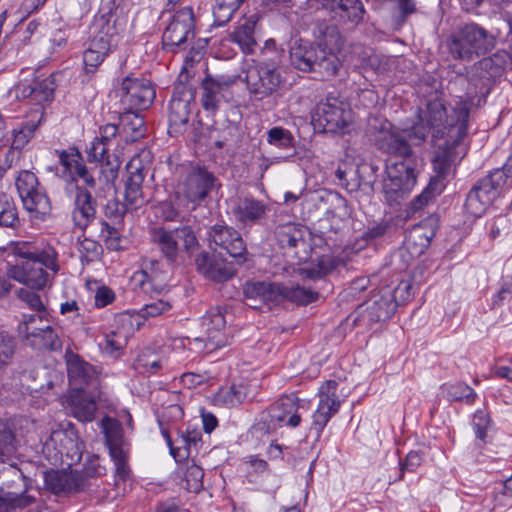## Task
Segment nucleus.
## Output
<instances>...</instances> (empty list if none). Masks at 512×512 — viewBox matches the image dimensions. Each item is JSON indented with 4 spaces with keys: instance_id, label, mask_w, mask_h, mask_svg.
Returning a JSON list of instances; mask_svg holds the SVG:
<instances>
[{
    "instance_id": "f257e3e1",
    "label": "nucleus",
    "mask_w": 512,
    "mask_h": 512,
    "mask_svg": "<svg viewBox=\"0 0 512 512\" xmlns=\"http://www.w3.org/2000/svg\"><path fill=\"white\" fill-rule=\"evenodd\" d=\"M471 106V99H460L449 113L444 100L438 96L427 99L425 108H418L419 121L412 126L409 138L420 144L429 133L433 141L467 133Z\"/></svg>"
},
{
    "instance_id": "f03ea898",
    "label": "nucleus",
    "mask_w": 512,
    "mask_h": 512,
    "mask_svg": "<svg viewBox=\"0 0 512 512\" xmlns=\"http://www.w3.org/2000/svg\"><path fill=\"white\" fill-rule=\"evenodd\" d=\"M497 35L475 22L458 26L445 40V48L454 61L470 63L488 55L497 45Z\"/></svg>"
},
{
    "instance_id": "7ed1b4c3",
    "label": "nucleus",
    "mask_w": 512,
    "mask_h": 512,
    "mask_svg": "<svg viewBox=\"0 0 512 512\" xmlns=\"http://www.w3.org/2000/svg\"><path fill=\"white\" fill-rule=\"evenodd\" d=\"M289 60L292 67L302 72H315L323 77H332L338 74L341 68L339 58L330 56L325 58L313 42L296 39L289 49Z\"/></svg>"
},
{
    "instance_id": "20e7f679",
    "label": "nucleus",
    "mask_w": 512,
    "mask_h": 512,
    "mask_svg": "<svg viewBox=\"0 0 512 512\" xmlns=\"http://www.w3.org/2000/svg\"><path fill=\"white\" fill-rule=\"evenodd\" d=\"M508 70H512V54L505 49H499L474 62L470 82L479 88L483 97H487Z\"/></svg>"
},
{
    "instance_id": "39448f33",
    "label": "nucleus",
    "mask_w": 512,
    "mask_h": 512,
    "mask_svg": "<svg viewBox=\"0 0 512 512\" xmlns=\"http://www.w3.org/2000/svg\"><path fill=\"white\" fill-rule=\"evenodd\" d=\"M305 400L295 394L283 395L260 413L258 426L266 433L279 427L296 428L302 420L301 410H307Z\"/></svg>"
},
{
    "instance_id": "423d86ee",
    "label": "nucleus",
    "mask_w": 512,
    "mask_h": 512,
    "mask_svg": "<svg viewBox=\"0 0 512 512\" xmlns=\"http://www.w3.org/2000/svg\"><path fill=\"white\" fill-rule=\"evenodd\" d=\"M505 176L499 170H492L486 176L478 179L466 195L465 211L481 217L486 210L500 198L505 190Z\"/></svg>"
},
{
    "instance_id": "0eeeda50",
    "label": "nucleus",
    "mask_w": 512,
    "mask_h": 512,
    "mask_svg": "<svg viewBox=\"0 0 512 512\" xmlns=\"http://www.w3.org/2000/svg\"><path fill=\"white\" fill-rule=\"evenodd\" d=\"M244 81L250 99L263 101L278 92L284 77L274 64L259 61L247 68Z\"/></svg>"
},
{
    "instance_id": "6e6552de",
    "label": "nucleus",
    "mask_w": 512,
    "mask_h": 512,
    "mask_svg": "<svg viewBox=\"0 0 512 512\" xmlns=\"http://www.w3.org/2000/svg\"><path fill=\"white\" fill-rule=\"evenodd\" d=\"M396 309L391 289L384 287L368 301L359 305L347 320L351 321L354 327L371 329L375 323L390 319Z\"/></svg>"
},
{
    "instance_id": "1a4fd4ad",
    "label": "nucleus",
    "mask_w": 512,
    "mask_h": 512,
    "mask_svg": "<svg viewBox=\"0 0 512 512\" xmlns=\"http://www.w3.org/2000/svg\"><path fill=\"white\" fill-rule=\"evenodd\" d=\"M151 237L153 243L170 264L178 262L180 251L178 241H182L183 249L188 254L193 253L199 246L194 230L188 225H182L172 230L163 227L155 228Z\"/></svg>"
},
{
    "instance_id": "9d476101",
    "label": "nucleus",
    "mask_w": 512,
    "mask_h": 512,
    "mask_svg": "<svg viewBox=\"0 0 512 512\" xmlns=\"http://www.w3.org/2000/svg\"><path fill=\"white\" fill-rule=\"evenodd\" d=\"M467 133L461 135H448L443 138L444 142L438 145L432 159L433 169L436 173L432 180H440L445 183L446 179L455 174L456 167L468 152V147L463 140Z\"/></svg>"
},
{
    "instance_id": "9b49d317",
    "label": "nucleus",
    "mask_w": 512,
    "mask_h": 512,
    "mask_svg": "<svg viewBox=\"0 0 512 512\" xmlns=\"http://www.w3.org/2000/svg\"><path fill=\"white\" fill-rule=\"evenodd\" d=\"M57 253L53 248L41 252V256L35 260L24 261L12 266L9 276L33 289H41L47 283V274L43 266L52 270L54 273L58 270L56 263Z\"/></svg>"
},
{
    "instance_id": "f8f14e48",
    "label": "nucleus",
    "mask_w": 512,
    "mask_h": 512,
    "mask_svg": "<svg viewBox=\"0 0 512 512\" xmlns=\"http://www.w3.org/2000/svg\"><path fill=\"white\" fill-rule=\"evenodd\" d=\"M208 241L211 249L219 255L224 252L237 264H243L248 260L247 245L241 233L224 222L216 223L209 228Z\"/></svg>"
},
{
    "instance_id": "ddd939ff",
    "label": "nucleus",
    "mask_w": 512,
    "mask_h": 512,
    "mask_svg": "<svg viewBox=\"0 0 512 512\" xmlns=\"http://www.w3.org/2000/svg\"><path fill=\"white\" fill-rule=\"evenodd\" d=\"M19 333L25 338L28 345L41 349L57 350L61 348V341L54 333L46 313H33L23 316L19 325Z\"/></svg>"
},
{
    "instance_id": "4468645a",
    "label": "nucleus",
    "mask_w": 512,
    "mask_h": 512,
    "mask_svg": "<svg viewBox=\"0 0 512 512\" xmlns=\"http://www.w3.org/2000/svg\"><path fill=\"white\" fill-rule=\"evenodd\" d=\"M124 110L142 111L151 106L155 99V89L150 80L126 76L118 91Z\"/></svg>"
},
{
    "instance_id": "2eb2a0df",
    "label": "nucleus",
    "mask_w": 512,
    "mask_h": 512,
    "mask_svg": "<svg viewBox=\"0 0 512 512\" xmlns=\"http://www.w3.org/2000/svg\"><path fill=\"white\" fill-rule=\"evenodd\" d=\"M351 120L348 104L336 97H327L315 110L313 121L327 133L342 132Z\"/></svg>"
},
{
    "instance_id": "dca6fc26",
    "label": "nucleus",
    "mask_w": 512,
    "mask_h": 512,
    "mask_svg": "<svg viewBox=\"0 0 512 512\" xmlns=\"http://www.w3.org/2000/svg\"><path fill=\"white\" fill-rule=\"evenodd\" d=\"M193 107V90L184 85L176 86L168 107V133L171 136H176L186 131Z\"/></svg>"
},
{
    "instance_id": "f3484780",
    "label": "nucleus",
    "mask_w": 512,
    "mask_h": 512,
    "mask_svg": "<svg viewBox=\"0 0 512 512\" xmlns=\"http://www.w3.org/2000/svg\"><path fill=\"white\" fill-rule=\"evenodd\" d=\"M60 74H52L42 82L37 81L33 69H25L21 72V78L14 87L15 97L18 99H29L32 103L42 105L52 99L56 77Z\"/></svg>"
},
{
    "instance_id": "a211bd4d",
    "label": "nucleus",
    "mask_w": 512,
    "mask_h": 512,
    "mask_svg": "<svg viewBox=\"0 0 512 512\" xmlns=\"http://www.w3.org/2000/svg\"><path fill=\"white\" fill-rule=\"evenodd\" d=\"M194 37V13L191 7L178 10L162 35L163 48L175 52Z\"/></svg>"
},
{
    "instance_id": "6ab92c4d",
    "label": "nucleus",
    "mask_w": 512,
    "mask_h": 512,
    "mask_svg": "<svg viewBox=\"0 0 512 512\" xmlns=\"http://www.w3.org/2000/svg\"><path fill=\"white\" fill-rule=\"evenodd\" d=\"M236 79L227 75H206L201 82V106L202 108L215 114L220 105L227 101L230 88L234 85Z\"/></svg>"
},
{
    "instance_id": "aec40b11",
    "label": "nucleus",
    "mask_w": 512,
    "mask_h": 512,
    "mask_svg": "<svg viewBox=\"0 0 512 512\" xmlns=\"http://www.w3.org/2000/svg\"><path fill=\"white\" fill-rule=\"evenodd\" d=\"M217 178L206 167L194 166L186 174L181 189L184 197L191 203L200 204L215 188Z\"/></svg>"
},
{
    "instance_id": "412c9836",
    "label": "nucleus",
    "mask_w": 512,
    "mask_h": 512,
    "mask_svg": "<svg viewBox=\"0 0 512 512\" xmlns=\"http://www.w3.org/2000/svg\"><path fill=\"white\" fill-rule=\"evenodd\" d=\"M338 383L335 380L324 382L318 391V408L312 416L311 429L316 431L319 437L329 420L338 413L341 400L337 394Z\"/></svg>"
},
{
    "instance_id": "4be33fe9",
    "label": "nucleus",
    "mask_w": 512,
    "mask_h": 512,
    "mask_svg": "<svg viewBox=\"0 0 512 512\" xmlns=\"http://www.w3.org/2000/svg\"><path fill=\"white\" fill-rule=\"evenodd\" d=\"M321 7L332 21L349 29L362 23L366 13L361 0H321Z\"/></svg>"
},
{
    "instance_id": "5701e85b",
    "label": "nucleus",
    "mask_w": 512,
    "mask_h": 512,
    "mask_svg": "<svg viewBox=\"0 0 512 512\" xmlns=\"http://www.w3.org/2000/svg\"><path fill=\"white\" fill-rule=\"evenodd\" d=\"M66 370L70 392L87 390L97 384L95 368L70 349H66Z\"/></svg>"
},
{
    "instance_id": "b1692460",
    "label": "nucleus",
    "mask_w": 512,
    "mask_h": 512,
    "mask_svg": "<svg viewBox=\"0 0 512 512\" xmlns=\"http://www.w3.org/2000/svg\"><path fill=\"white\" fill-rule=\"evenodd\" d=\"M270 208L264 201L252 195L238 197L233 204L232 214L242 227L260 224L267 216Z\"/></svg>"
},
{
    "instance_id": "393cba45",
    "label": "nucleus",
    "mask_w": 512,
    "mask_h": 512,
    "mask_svg": "<svg viewBox=\"0 0 512 512\" xmlns=\"http://www.w3.org/2000/svg\"><path fill=\"white\" fill-rule=\"evenodd\" d=\"M197 271L205 278L216 283L228 281L236 274L232 263L222 258L221 255H210L202 252L195 259Z\"/></svg>"
},
{
    "instance_id": "a878e982",
    "label": "nucleus",
    "mask_w": 512,
    "mask_h": 512,
    "mask_svg": "<svg viewBox=\"0 0 512 512\" xmlns=\"http://www.w3.org/2000/svg\"><path fill=\"white\" fill-rule=\"evenodd\" d=\"M202 326L207 334L204 345L207 352H212L228 344V337L224 332L226 320L221 308H210L202 318Z\"/></svg>"
},
{
    "instance_id": "bb28decb",
    "label": "nucleus",
    "mask_w": 512,
    "mask_h": 512,
    "mask_svg": "<svg viewBox=\"0 0 512 512\" xmlns=\"http://www.w3.org/2000/svg\"><path fill=\"white\" fill-rule=\"evenodd\" d=\"M375 146L383 153L402 158L412 155V148L403 133L391 127L390 123L383 125L374 139Z\"/></svg>"
},
{
    "instance_id": "cd10ccee",
    "label": "nucleus",
    "mask_w": 512,
    "mask_h": 512,
    "mask_svg": "<svg viewBox=\"0 0 512 512\" xmlns=\"http://www.w3.org/2000/svg\"><path fill=\"white\" fill-rule=\"evenodd\" d=\"M313 36V44L325 58H338L337 54L341 51L344 40L336 25L325 21L318 22L313 29Z\"/></svg>"
},
{
    "instance_id": "c85d7f7f",
    "label": "nucleus",
    "mask_w": 512,
    "mask_h": 512,
    "mask_svg": "<svg viewBox=\"0 0 512 512\" xmlns=\"http://www.w3.org/2000/svg\"><path fill=\"white\" fill-rule=\"evenodd\" d=\"M126 172L124 199L131 210H136L146 202L142 191L144 181L143 167L139 162L136 164L134 160H131L126 165Z\"/></svg>"
},
{
    "instance_id": "c756f323",
    "label": "nucleus",
    "mask_w": 512,
    "mask_h": 512,
    "mask_svg": "<svg viewBox=\"0 0 512 512\" xmlns=\"http://www.w3.org/2000/svg\"><path fill=\"white\" fill-rule=\"evenodd\" d=\"M95 201L86 187L76 186L72 221L81 232L84 231L95 218Z\"/></svg>"
},
{
    "instance_id": "7c9ffc66",
    "label": "nucleus",
    "mask_w": 512,
    "mask_h": 512,
    "mask_svg": "<svg viewBox=\"0 0 512 512\" xmlns=\"http://www.w3.org/2000/svg\"><path fill=\"white\" fill-rule=\"evenodd\" d=\"M307 228L300 223L288 221L279 223L274 228V236L281 249L297 252L296 249L306 246Z\"/></svg>"
},
{
    "instance_id": "2f4dec72",
    "label": "nucleus",
    "mask_w": 512,
    "mask_h": 512,
    "mask_svg": "<svg viewBox=\"0 0 512 512\" xmlns=\"http://www.w3.org/2000/svg\"><path fill=\"white\" fill-rule=\"evenodd\" d=\"M66 174L69 175L71 182L76 183V186H79V182L90 188H94L96 185L95 178L76 147H70L66 151Z\"/></svg>"
},
{
    "instance_id": "473e14b6",
    "label": "nucleus",
    "mask_w": 512,
    "mask_h": 512,
    "mask_svg": "<svg viewBox=\"0 0 512 512\" xmlns=\"http://www.w3.org/2000/svg\"><path fill=\"white\" fill-rule=\"evenodd\" d=\"M202 446V433L197 429H186L185 432L179 431L175 439L171 455L176 462H182L193 458Z\"/></svg>"
},
{
    "instance_id": "72a5a7b5",
    "label": "nucleus",
    "mask_w": 512,
    "mask_h": 512,
    "mask_svg": "<svg viewBox=\"0 0 512 512\" xmlns=\"http://www.w3.org/2000/svg\"><path fill=\"white\" fill-rule=\"evenodd\" d=\"M286 286L279 283L255 282L247 284L245 296L260 299L267 305H277L286 300Z\"/></svg>"
},
{
    "instance_id": "f704fd0d",
    "label": "nucleus",
    "mask_w": 512,
    "mask_h": 512,
    "mask_svg": "<svg viewBox=\"0 0 512 512\" xmlns=\"http://www.w3.org/2000/svg\"><path fill=\"white\" fill-rule=\"evenodd\" d=\"M161 263L157 260L150 261L141 271L135 273L140 287L145 291L160 294L168 284V273L161 269Z\"/></svg>"
},
{
    "instance_id": "c9c22d12",
    "label": "nucleus",
    "mask_w": 512,
    "mask_h": 512,
    "mask_svg": "<svg viewBox=\"0 0 512 512\" xmlns=\"http://www.w3.org/2000/svg\"><path fill=\"white\" fill-rule=\"evenodd\" d=\"M115 465L114 488L107 492L106 500L112 501L122 497L128 491L131 481V469L127 463V453L125 451L119 454L110 455Z\"/></svg>"
},
{
    "instance_id": "e433bc0d",
    "label": "nucleus",
    "mask_w": 512,
    "mask_h": 512,
    "mask_svg": "<svg viewBox=\"0 0 512 512\" xmlns=\"http://www.w3.org/2000/svg\"><path fill=\"white\" fill-rule=\"evenodd\" d=\"M124 29V21L117 13V8L102 6L95 16L92 30L99 31L103 35L110 36L116 40Z\"/></svg>"
},
{
    "instance_id": "4c0bfd02",
    "label": "nucleus",
    "mask_w": 512,
    "mask_h": 512,
    "mask_svg": "<svg viewBox=\"0 0 512 512\" xmlns=\"http://www.w3.org/2000/svg\"><path fill=\"white\" fill-rule=\"evenodd\" d=\"M69 406L72 415L80 422H91L94 419L97 405L94 397L87 391L69 393Z\"/></svg>"
},
{
    "instance_id": "58836bf2",
    "label": "nucleus",
    "mask_w": 512,
    "mask_h": 512,
    "mask_svg": "<svg viewBox=\"0 0 512 512\" xmlns=\"http://www.w3.org/2000/svg\"><path fill=\"white\" fill-rule=\"evenodd\" d=\"M435 235L436 230L432 226L418 225L406 235L404 244L411 254L421 255L430 246Z\"/></svg>"
},
{
    "instance_id": "ea45409f",
    "label": "nucleus",
    "mask_w": 512,
    "mask_h": 512,
    "mask_svg": "<svg viewBox=\"0 0 512 512\" xmlns=\"http://www.w3.org/2000/svg\"><path fill=\"white\" fill-rule=\"evenodd\" d=\"M99 134V137L92 142L91 148L88 152V157L90 161H99L103 163L112 141L118 134V126L110 123L101 126Z\"/></svg>"
},
{
    "instance_id": "a19ab883",
    "label": "nucleus",
    "mask_w": 512,
    "mask_h": 512,
    "mask_svg": "<svg viewBox=\"0 0 512 512\" xmlns=\"http://www.w3.org/2000/svg\"><path fill=\"white\" fill-rule=\"evenodd\" d=\"M445 187L446 183L431 179L425 189L409 202L407 215L411 217L433 204Z\"/></svg>"
},
{
    "instance_id": "79ce46f5",
    "label": "nucleus",
    "mask_w": 512,
    "mask_h": 512,
    "mask_svg": "<svg viewBox=\"0 0 512 512\" xmlns=\"http://www.w3.org/2000/svg\"><path fill=\"white\" fill-rule=\"evenodd\" d=\"M341 265H345L341 258L333 255H322L317 259L316 264L302 268L300 274L304 279L321 280Z\"/></svg>"
},
{
    "instance_id": "37998d69",
    "label": "nucleus",
    "mask_w": 512,
    "mask_h": 512,
    "mask_svg": "<svg viewBox=\"0 0 512 512\" xmlns=\"http://www.w3.org/2000/svg\"><path fill=\"white\" fill-rule=\"evenodd\" d=\"M378 167L375 165H364L359 167L354 173L349 182L343 183V188L349 193L357 192L359 190L365 192H372L373 185L376 181L375 173Z\"/></svg>"
},
{
    "instance_id": "c03bdc74",
    "label": "nucleus",
    "mask_w": 512,
    "mask_h": 512,
    "mask_svg": "<svg viewBox=\"0 0 512 512\" xmlns=\"http://www.w3.org/2000/svg\"><path fill=\"white\" fill-rule=\"evenodd\" d=\"M255 25L256 21L252 18L245 19L229 34L230 40L238 44L244 54L254 52V47L256 46L254 37Z\"/></svg>"
},
{
    "instance_id": "a18cd8bd",
    "label": "nucleus",
    "mask_w": 512,
    "mask_h": 512,
    "mask_svg": "<svg viewBox=\"0 0 512 512\" xmlns=\"http://www.w3.org/2000/svg\"><path fill=\"white\" fill-rule=\"evenodd\" d=\"M145 122L139 111L125 110L120 115V126L122 131L126 134V140L135 142L145 134Z\"/></svg>"
},
{
    "instance_id": "49530a36",
    "label": "nucleus",
    "mask_w": 512,
    "mask_h": 512,
    "mask_svg": "<svg viewBox=\"0 0 512 512\" xmlns=\"http://www.w3.org/2000/svg\"><path fill=\"white\" fill-rule=\"evenodd\" d=\"M101 427L104 433L105 442L109 450V454H119L123 452V435L119 422L109 416H105L101 420Z\"/></svg>"
},
{
    "instance_id": "de8ad7c7",
    "label": "nucleus",
    "mask_w": 512,
    "mask_h": 512,
    "mask_svg": "<svg viewBox=\"0 0 512 512\" xmlns=\"http://www.w3.org/2000/svg\"><path fill=\"white\" fill-rule=\"evenodd\" d=\"M386 173L387 178L389 179L404 182L405 184L408 180H410V186H415L416 184V170L414 164L410 160H408V158H403V160L401 161L387 163Z\"/></svg>"
},
{
    "instance_id": "09e8293b",
    "label": "nucleus",
    "mask_w": 512,
    "mask_h": 512,
    "mask_svg": "<svg viewBox=\"0 0 512 512\" xmlns=\"http://www.w3.org/2000/svg\"><path fill=\"white\" fill-rule=\"evenodd\" d=\"M132 367L139 374L153 375L162 368V361L152 349L144 348L137 355Z\"/></svg>"
},
{
    "instance_id": "8fccbe9b",
    "label": "nucleus",
    "mask_w": 512,
    "mask_h": 512,
    "mask_svg": "<svg viewBox=\"0 0 512 512\" xmlns=\"http://www.w3.org/2000/svg\"><path fill=\"white\" fill-rule=\"evenodd\" d=\"M84 448L85 446L83 442L80 441L73 423L66 422V458L70 460L69 462H66V464L69 468L80 462Z\"/></svg>"
},
{
    "instance_id": "3c124183",
    "label": "nucleus",
    "mask_w": 512,
    "mask_h": 512,
    "mask_svg": "<svg viewBox=\"0 0 512 512\" xmlns=\"http://www.w3.org/2000/svg\"><path fill=\"white\" fill-rule=\"evenodd\" d=\"M410 183V180L405 184L394 179H384L383 193L386 202L390 206L399 204L413 189L414 186H410Z\"/></svg>"
},
{
    "instance_id": "603ef678",
    "label": "nucleus",
    "mask_w": 512,
    "mask_h": 512,
    "mask_svg": "<svg viewBox=\"0 0 512 512\" xmlns=\"http://www.w3.org/2000/svg\"><path fill=\"white\" fill-rule=\"evenodd\" d=\"M25 209L35 213L36 216H44L50 212V202L48 197L39 189L33 191L30 195L22 199Z\"/></svg>"
},
{
    "instance_id": "864d4df0",
    "label": "nucleus",
    "mask_w": 512,
    "mask_h": 512,
    "mask_svg": "<svg viewBox=\"0 0 512 512\" xmlns=\"http://www.w3.org/2000/svg\"><path fill=\"white\" fill-rule=\"evenodd\" d=\"M267 143L279 149H291L295 147V138L288 129L275 126L267 131Z\"/></svg>"
},
{
    "instance_id": "5fc2aeb1",
    "label": "nucleus",
    "mask_w": 512,
    "mask_h": 512,
    "mask_svg": "<svg viewBox=\"0 0 512 512\" xmlns=\"http://www.w3.org/2000/svg\"><path fill=\"white\" fill-rule=\"evenodd\" d=\"M286 300L298 305H308L319 298V293L303 286H286Z\"/></svg>"
},
{
    "instance_id": "6e6d98bb",
    "label": "nucleus",
    "mask_w": 512,
    "mask_h": 512,
    "mask_svg": "<svg viewBox=\"0 0 512 512\" xmlns=\"http://www.w3.org/2000/svg\"><path fill=\"white\" fill-rule=\"evenodd\" d=\"M235 0H216L213 8L214 25L224 26L239 9Z\"/></svg>"
},
{
    "instance_id": "4d7b16f0",
    "label": "nucleus",
    "mask_w": 512,
    "mask_h": 512,
    "mask_svg": "<svg viewBox=\"0 0 512 512\" xmlns=\"http://www.w3.org/2000/svg\"><path fill=\"white\" fill-rule=\"evenodd\" d=\"M90 485L91 483L85 474L79 470L69 469L68 471L66 469V495L85 492L90 488Z\"/></svg>"
},
{
    "instance_id": "13d9d810",
    "label": "nucleus",
    "mask_w": 512,
    "mask_h": 512,
    "mask_svg": "<svg viewBox=\"0 0 512 512\" xmlns=\"http://www.w3.org/2000/svg\"><path fill=\"white\" fill-rule=\"evenodd\" d=\"M447 396L450 401H462L465 400L471 404L475 401V391L464 382H456L446 387Z\"/></svg>"
},
{
    "instance_id": "bf43d9fd",
    "label": "nucleus",
    "mask_w": 512,
    "mask_h": 512,
    "mask_svg": "<svg viewBox=\"0 0 512 512\" xmlns=\"http://www.w3.org/2000/svg\"><path fill=\"white\" fill-rule=\"evenodd\" d=\"M15 451L14 435L8 425L0 419V462H5Z\"/></svg>"
},
{
    "instance_id": "052dcab7",
    "label": "nucleus",
    "mask_w": 512,
    "mask_h": 512,
    "mask_svg": "<svg viewBox=\"0 0 512 512\" xmlns=\"http://www.w3.org/2000/svg\"><path fill=\"white\" fill-rule=\"evenodd\" d=\"M16 221V207L11 197L0 193V226L12 227Z\"/></svg>"
},
{
    "instance_id": "680f3d73",
    "label": "nucleus",
    "mask_w": 512,
    "mask_h": 512,
    "mask_svg": "<svg viewBox=\"0 0 512 512\" xmlns=\"http://www.w3.org/2000/svg\"><path fill=\"white\" fill-rule=\"evenodd\" d=\"M203 477L204 471L200 466L195 463L188 466L183 479L185 488L189 492H199L203 488Z\"/></svg>"
},
{
    "instance_id": "e2e57ef3",
    "label": "nucleus",
    "mask_w": 512,
    "mask_h": 512,
    "mask_svg": "<svg viewBox=\"0 0 512 512\" xmlns=\"http://www.w3.org/2000/svg\"><path fill=\"white\" fill-rule=\"evenodd\" d=\"M15 184L21 199H24L33 191L38 189V180L36 176L29 171L21 172L17 177Z\"/></svg>"
},
{
    "instance_id": "0e129e2a",
    "label": "nucleus",
    "mask_w": 512,
    "mask_h": 512,
    "mask_svg": "<svg viewBox=\"0 0 512 512\" xmlns=\"http://www.w3.org/2000/svg\"><path fill=\"white\" fill-rule=\"evenodd\" d=\"M108 53L95 49L92 45L83 53V64L86 73H94L97 67L104 61Z\"/></svg>"
},
{
    "instance_id": "69168bd1",
    "label": "nucleus",
    "mask_w": 512,
    "mask_h": 512,
    "mask_svg": "<svg viewBox=\"0 0 512 512\" xmlns=\"http://www.w3.org/2000/svg\"><path fill=\"white\" fill-rule=\"evenodd\" d=\"M240 136V128L237 124L227 125L220 133L219 137L214 141V146L222 149L226 146L237 144Z\"/></svg>"
},
{
    "instance_id": "338daca9",
    "label": "nucleus",
    "mask_w": 512,
    "mask_h": 512,
    "mask_svg": "<svg viewBox=\"0 0 512 512\" xmlns=\"http://www.w3.org/2000/svg\"><path fill=\"white\" fill-rule=\"evenodd\" d=\"M45 486L56 496L64 493V472L58 470H50L45 473Z\"/></svg>"
},
{
    "instance_id": "774afa93",
    "label": "nucleus",
    "mask_w": 512,
    "mask_h": 512,
    "mask_svg": "<svg viewBox=\"0 0 512 512\" xmlns=\"http://www.w3.org/2000/svg\"><path fill=\"white\" fill-rule=\"evenodd\" d=\"M391 295L394 298L396 307L411 300L414 296L413 284L410 280H402L399 284L391 289Z\"/></svg>"
}]
</instances>
